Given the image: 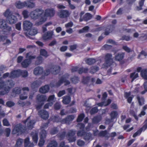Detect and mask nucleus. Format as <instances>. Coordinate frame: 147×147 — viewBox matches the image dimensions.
Returning <instances> with one entry per match:
<instances>
[{"instance_id": "56", "label": "nucleus", "mask_w": 147, "mask_h": 147, "mask_svg": "<svg viewBox=\"0 0 147 147\" xmlns=\"http://www.w3.org/2000/svg\"><path fill=\"white\" fill-rule=\"evenodd\" d=\"M20 75H22L23 77H26L28 75V72L26 70L21 71L20 70Z\"/></svg>"}, {"instance_id": "61", "label": "nucleus", "mask_w": 147, "mask_h": 147, "mask_svg": "<svg viewBox=\"0 0 147 147\" xmlns=\"http://www.w3.org/2000/svg\"><path fill=\"white\" fill-rule=\"evenodd\" d=\"M15 105V103L11 101H8L6 102V105L7 107H11Z\"/></svg>"}, {"instance_id": "47", "label": "nucleus", "mask_w": 147, "mask_h": 147, "mask_svg": "<svg viewBox=\"0 0 147 147\" xmlns=\"http://www.w3.org/2000/svg\"><path fill=\"white\" fill-rule=\"evenodd\" d=\"M59 129L57 127H54L51 129L50 133L51 134L53 135L57 133Z\"/></svg>"}, {"instance_id": "13", "label": "nucleus", "mask_w": 147, "mask_h": 147, "mask_svg": "<svg viewBox=\"0 0 147 147\" xmlns=\"http://www.w3.org/2000/svg\"><path fill=\"white\" fill-rule=\"evenodd\" d=\"M42 82L40 80H37L34 81L31 85V88L34 90L38 88L41 84Z\"/></svg>"}, {"instance_id": "11", "label": "nucleus", "mask_w": 147, "mask_h": 147, "mask_svg": "<svg viewBox=\"0 0 147 147\" xmlns=\"http://www.w3.org/2000/svg\"><path fill=\"white\" fill-rule=\"evenodd\" d=\"M23 25L24 29L28 30L31 28L32 24L29 21L25 20L23 22Z\"/></svg>"}, {"instance_id": "52", "label": "nucleus", "mask_w": 147, "mask_h": 147, "mask_svg": "<svg viewBox=\"0 0 147 147\" xmlns=\"http://www.w3.org/2000/svg\"><path fill=\"white\" fill-rule=\"evenodd\" d=\"M3 125L6 126H10V124L7 119L5 118L3 120Z\"/></svg>"}, {"instance_id": "42", "label": "nucleus", "mask_w": 147, "mask_h": 147, "mask_svg": "<svg viewBox=\"0 0 147 147\" xmlns=\"http://www.w3.org/2000/svg\"><path fill=\"white\" fill-rule=\"evenodd\" d=\"M88 69L87 67H81L78 70V73L80 74H82L83 72L86 73L88 72Z\"/></svg>"}, {"instance_id": "4", "label": "nucleus", "mask_w": 147, "mask_h": 147, "mask_svg": "<svg viewBox=\"0 0 147 147\" xmlns=\"http://www.w3.org/2000/svg\"><path fill=\"white\" fill-rule=\"evenodd\" d=\"M6 21L4 20H0V28L3 30H6L7 31H10L11 30V26H8L7 24Z\"/></svg>"}, {"instance_id": "7", "label": "nucleus", "mask_w": 147, "mask_h": 147, "mask_svg": "<svg viewBox=\"0 0 147 147\" xmlns=\"http://www.w3.org/2000/svg\"><path fill=\"white\" fill-rule=\"evenodd\" d=\"M63 82L65 83V85H67L70 84V82L69 80H67L63 76L61 78L58 82L55 84L54 86L58 87L60 86Z\"/></svg>"}, {"instance_id": "21", "label": "nucleus", "mask_w": 147, "mask_h": 147, "mask_svg": "<svg viewBox=\"0 0 147 147\" xmlns=\"http://www.w3.org/2000/svg\"><path fill=\"white\" fill-rule=\"evenodd\" d=\"M37 100L39 102H43L47 99L46 96L44 95L38 94L36 97Z\"/></svg>"}, {"instance_id": "40", "label": "nucleus", "mask_w": 147, "mask_h": 147, "mask_svg": "<svg viewBox=\"0 0 147 147\" xmlns=\"http://www.w3.org/2000/svg\"><path fill=\"white\" fill-rule=\"evenodd\" d=\"M4 90L0 91V95H4L8 93L9 91V88L8 87H5L4 88Z\"/></svg>"}, {"instance_id": "53", "label": "nucleus", "mask_w": 147, "mask_h": 147, "mask_svg": "<svg viewBox=\"0 0 147 147\" xmlns=\"http://www.w3.org/2000/svg\"><path fill=\"white\" fill-rule=\"evenodd\" d=\"M107 133L106 130H105L100 132L98 134V136L100 137H103L106 135Z\"/></svg>"}, {"instance_id": "6", "label": "nucleus", "mask_w": 147, "mask_h": 147, "mask_svg": "<svg viewBox=\"0 0 147 147\" xmlns=\"http://www.w3.org/2000/svg\"><path fill=\"white\" fill-rule=\"evenodd\" d=\"M55 13V11L53 9H48L45 10L43 16H44L46 19V17H52L54 16Z\"/></svg>"}, {"instance_id": "37", "label": "nucleus", "mask_w": 147, "mask_h": 147, "mask_svg": "<svg viewBox=\"0 0 147 147\" xmlns=\"http://www.w3.org/2000/svg\"><path fill=\"white\" fill-rule=\"evenodd\" d=\"M42 57L40 56H39L36 58V60L35 62V64L38 65L41 64L42 62Z\"/></svg>"}, {"instance_id": "62", "label": "nucleus", "mask_w": 147, "mask_h": 147, "mask_svg": "<svg viewBox=\"0 0 147 147\" xmlns=\"http://www.w3.org/2000/svg\"><path fill=\"white\" fill-rule=\"evenodd\" d=\"M130 38L129 36H123L121 38H120V39L121 40H125L126 41H129L130 40Z\"/></svg>"}, {"instance_id": "22", "label": "nucleus", "mask_w": 147, "mask_h": 147, "mask_svg": "<svg viewBox=\"0 0 147 147\" xmlns=\"http://www.w3.org/2000/svg\"><path fill=\"white\" fill-rule=\"evenodd\" d=\"M24 144L25 147H33L34 146L33 143L30 142L29 139L28 138L25 139Z\"/></svg>"}, {"instance_id": "9", "label": "nucleus", "mask_w": 147, "mask_h": 147, "mask_svg": "<svg viewBox=\"0 0 147 147\" xmlns=\"http://www.w3.org/2000/svg\"><path fill=\"white\" fill-rule=\"evenodd\" d=\"M38 115L43 119H46L49 117L48 113L45 110H41L38 111Z\"/></svg>"}, {"instance_id": "44", "label": "nucleus", "mask_w": 147, "mask_h": 147, "mask_svg": "<svg viewBox=\"0 0 147 147\" xmlns=\"http://www.w3.org/2000/svg\"><path fill=\"white\" fill-rule=\"evenodd\" d=\"M40 54L41 55L43 56L46 58L47 57L49 56L47 52L44 49H41L40 50Z\"/></svg>"}, {"instance_id": "33", "label": "nucleus", "mask_w": 147, "mask_h": 147, "mask_svg": "<svg viewBox=\"0 0 147 147\" xmlns=\"http://www.w3.org/2000/svg\"><path fill=\"white\" fill-rule=\"evenodd\" d=\"M138 73L135 72L131 73L130 75V78L131 79V82L133 81L136 78L138 77Z\"/></svg>"}, {"instance_id": "49", "label": "nucleus", "mask_w": 147, "mask_h": 147, "mask_svg": "<svg viewBox=\"0 0 147 147\" xmlns=\"http://www.w3.org/2000/svg\"><path fill=\"white\" fill-rule=\"evenodd\" d=\"M46 134L47 132L46 131L42 130L40 133V138L44 139L46 137Z\"/></svg>"}, {"instance_id": "2", "label": "nucleus", "mask_w": 147, "mask_h": 147, "mask_svg": "<svg viewBox=\"0 0 147 147\" xmlns=\"http://www.w3.org/2000/svg\"><path fill=\"white\" fill-rule=\"evenodd\" d=\"M26 127L21 124H18L15 126L12 133L13 134H16L17 133H24L26 131Z\"/></svg>"}, {"instance_id": "50", "label": "nucleus", "mask_w": 147, "mask_h": 147, "mask_svg": "<svg viewBox=\"0 0 147 147\" xmlns=\"http://www.w3.org/2000/svg\"><path fill=\"white\" fill-rule=\"evenodd\" d=\"M12 92L16 94H19L21 92V89L18 87L15 88L13 89Z\"/></svg>"}, {"instance_id": "35", "label": "nucleus", "mask_w": 147, "mask_h": 147, "mask_svg": "<svg viewBox=\"0 0 147 147\" xmlns=\"http://www.w3.org/2000/svg\"><path fill=\"white\" fill-rule=\"evenodd\" d=\"M96 61V59L92 58L87 59L86 61V63L89 65H92L94 64Z\"/></svg>"}, {"instance_id": "12", "label": "nucleus", "mask_w": 147, "mask_h": 147, "mask_svg": "<svg viewBox=\"0 0 147 147\" xmlns=\"http://www.w3.org/2000/svg\"><path fill=\"white\" fill-rule=\"evenodd\" d=\"M70 14L69 12L67 10H61L59 13V15L61 18H65L68 17Z\"/></svg>"}, {"instance_id": "55", "label": "nucleus", "mask_w": 147, "mask_h": 147, "mask_svg": "<svg viewBox=\"0 0 147 147\" xmlns=\"http://www.w3.org/2000/svg\"><path fill=\"white\" fill-rule=\"evenodd\" d=\"M84 117V114H80L78 117L77 119V122L81 121Z\"/></svg>"}, {"instance_id": "41", "label": "nucleus", "mask_w": 147, "mask_h": 147, "mask_svg": "<svg viewBox=\"0 0 147 147\" xmlns=\"http://www.w3.org/2000/svg\"><path fill=\"white\" fill-rule=\"evenodd\" d=\"M16 7L19 9H21L24 7V3L19 1L17 2L16 4Z\"/></svg>"}, {"instance_id": "57", "label": "nucleus", "mask_w": 147, "mask_h": 147, "mask_svg": "<svg viewBox=\"0 0 147 147\" xmlns=\"http://www.w3.org/2000/svg\"><path fill=\"white\" fill-rule=\"evenodd\" d=\"M89 28L88 26H86L83 28L82 29L79 31V32L80 33H83L88 31Z\"/></svg>"}, {"instance_id": "60", "label": "nucleus", "mask_w": 147, "mask_h": 147, "mask_svg": "<svg viewBox=\"0 0 147 147\" xmlns=\"http://www.w3.org/2000/svg\"><path fill=\"white\" fill-rule=\"evenodd\" d=\"M112 48V46L110 45H105L102 47V49H103L107 50L110 49H111Z\"/></svg>"}, {"instance_id": "48", "label": "nucleus", "mask_w": 147, "mask_h": 147, "mask_svg": "<svg viewBox=\"0 0 147 147\" xmlns=\"http://www.w3.org/2000/svg\"><path fill=\"white\" fill-rule=\"evenodd\" d=\"M32 139L35 143H36L38 141V134L36 133H35L32 134Z\"/></svg>"}, {"instance_id": "29", "label": "nucleus", "mask_w": 147, "mask_h": 147, "mask_svg": "<svg viewBox=\"0 0 147 147\" xmlns=\"http://www.w3.org/2000/svg\"><path fill=\"white\" fill-rule=\"evenodd\" d=\"M13 12L9 9H7L3 13L4 16L7 18L13 16Z\"/></svg>"}, {"instance_id": "17", "label": "nucleus", "mask_w": 147, "mask_h": 147, "mask_svg": "<svg viewBox=\"0 0 147 147\" xmlns=\"http://www.w3.org/2000/svg\"><path fill=\"white\" fill-rule=\"evenodd\" d=\"M29 117H28L26 120V122H28L27 124V128L28 129H31L33 127V125L35 123L34 120L29 121Z\"/></svg>"}, {"instance_id": "10", "label": "nucleus", "mask_w": 147, "mask_h": 147, "mask_svg": "<svg viewBox=\"0 0 147 147\" xmlns=\"http://www.w3.org/2000/svg\"><path fill=\"white\" fill-rule=\"evenodd\" d=\"M74 117L73 115H69L64 119L61 120V122L63 123H66L69 124L74 119Z\"/></svg>"}, {"instance_id": "38", "label": "nucleus", "mask_w": 147, "mask_h": 147, "mask_svg": "<svg viewBox=\"0 0 147 147\" xmlns=\"http://www.w3.org/2000/svg\"><path fill=\"white\" fill-rule=\"evenodd\" d=\"M137 97L139 105L141 106L144 105V98L143 97H140L138 95H137Z\"/></svg>"}, {"instance_id": "58", "label": "nucleus", "mask_w": 147, "mask_h": 147, "mask_svg": "<svg viewBox=\"0 0 147 147\" xmlns=\"http://www.w3.org/2000/svg\"><path fill=\"white\" fill-rule=\"evenodd\" d=\"M77 144L79 146H82L84 145L85 142L82 140H78L77 141Z\"/></svg>"}, {"instance_id": "31", "label": "nucleus", "mask_w": 147, "mask_h": 147, "mask_svg": "<svg viewBox=\"0 0 147 147\" xmlns=\"http://www.w3.org/2000/svg\"><path fill=\"white\" fill-rule=\"evenodd\" d=\"M71 101V98L69 96H67L63 97L62 102L65 104H68Z\"/></svg>"}, {"instance_id": "20", "label": "nucleus", "mask_w": 147, "mask_h": 147, "mask_svg": "<svg viewBox=\"0 0 147 147\" xmlns=\"http://www.w3.org/2000/svg\"><path fill=\"white\" fill-rule=\"evenodd\" d=\"M43 71L42 67L38 66L36 67L34 69V73L35 75H38L41 74Z\"/></svg>"}, {"instance_id": "30", "label": "nucleus", "mask_w": 147, "mask_h": 147, "mask_svg": "<svg viewBox=\"0 0 147 147\" xmlns=\"http://www.w3.org/2000/svg\"><path fill=\"white\" fill-rule=\"evenodd\" d=\"M9 18V22L10 24H15L17 20V18L14 15L9 17V18Z\"/></svg>"}, {"instance_id": "36", "label": "nucleus", "mask_w": 147, "mask_h": 147, "mask_svg": "<svg viewBox=\"0 0 147 147\" xmlns=\"http://www.w3.org/2000/svg\"><path fill=\"white\" fill-rule=\"evenodd\" d=\"M92 17V16L90 13H86L84 16L83 20L85 21H87L90 19Z\"/></svg>"}, {"instance_id": "25", "label": "nucleus", "mask_w": 147, "mask_h": 147, "mask_svg": "<svg viewBox=\"0 0 147 147\" xmlns=\"http://www.w3.org/2000/svg\"><path fill=\"white\" fill-rule=\"evenodd\" d=\"M31 61L28 59H26L23 61L21 63L23 67L26 68L31 63Z\"/></svg>"}, {"instance_id": "3", "label": "nucleus", "mask_w": 147, "mask_h": 147, "mask_svg": "<svg viewBox=\"0 0 147 147\" xmlns=\"http://www.w3.org/2000/svg\"><path fill=\"white\" fill-rule=\"evenodd\" d=\"M105 63L103 64L102 67L106 68L110 66L113 63L112 55L109 53L107 54L105 56Z\"/></svg>"}, {"instance_id": "51", "label": "nucleus", "mask_w": 147, "mask_h": 147, "mask_svg": "<svg viewBox=\"0 0 147 147\" xmlns=\"http://www.w3.org/2000/svg\"><path fill=\"white\" fill-rule=\"evenodd\" d=\"M117 113L116 111L112 112L110 114L111 119H114L117 116Z\"/></svg>"}, {"instance_id": "64", "label": "nucleus", "mask_w": 147, "mask_h": 147, "mask_svg": "<svg viewBox=\"0 0 147 147\" xmlns=\"http://www.w3.org/2000/svg\"><path fill=\"white\" fill-rule=\"evenodd\" d=\"M44 139L40 138L38 145L40 146H42L44 145Z\"/></svg>"}, {"instance_id": "15", "label": "nucleus", "mask_w": 147, "mask_h": 147, "mask_svg": "<svg viewBox=\"0 0 147 147\" xmlns=\"http://www.w3.org/2000/svg\"><path fill=\"white\" fill-rule=\"evenodd\" d=\"M20 75V70H14L11 72L9 77L11 78H13L17 77Z\"/></svg>"}, {"instance_id": "5", "label": "nucleus", "mask_w": 147, "mask_h": 147, "mask_svg": "<svg viewBox=\"0 0 147 147\" xmlns=\"http://www.w3.org/2000/svg\"><path fill=\"white\" fill-rule=\"evenodd\" d=\"M75 131L71 130H70L67 133V137L69 142H74L76 140V137L75 136Z\"/></svg>"}, {"instance_id": "39", "label": "nucleus", "mask_w": 147, "mask_h": 147, "mask_svg": "<svg viewBox=\"0 0 147 147\" xmlns=\"http://www.w3.org/2000/svg\"><path fill=\"white\" fill-rule=\"evenodd\" d=\"M145 0H140L139 2V6L136 7V9L137 11H140L142 9V6L143 5Z\"/></svg>"}, {"instance_id": "28", "label": "nucleus", "mask_w": 147, "mask_h": 147, "mask_svg": "<svg viewBox=\"0 0 147 147\" xmlns=\"http://www.w3.org/2000/svg\"><path fill=\"white\" fill-rule=\"evenodd\" d=\"M84 139L86 141L92 140V135L90 133H86L84 134Z\"/></svg>"}, {"instance_id": "18", "label": "nucleus", "mask_w": 147, "mask_h": 147, "mask_svg": "<svg viewBox=\"0 0 147 147\" xmlns=\"http://www.w3.org/2000/svg\"><path fill=\"white\" fill-rule=\"evenodd\" d=\"M125 53H117L115 56V60L118 61H120L123 59Z\"/></svg>"}, {"instance_id": "24", "label": "nucleus", "mask_w": 147, "mask_h": 147, "mask_svg": "<svg viewBox=\"0 0 147 147\" xmlns=\"http://www.w3.org/2000/svg\"><path fill=\"white\" fill-rule=\"evenodd\" d=\"M114 27L113 26L109 25L107 27L105 30V34L107 35H108L109 33L111 32L114 29Z\"/></svg>"}, {"instance_id": "59", "label": "nucleus", "mask_w": 147, "mask_h": 147, "mask_svg": "<svg viewBox=\"0 0 147 147\" xmlns=\"http://www.w3.org/2000/svg\"><path fill=\"white\" fill-rule=\"evenodd\" d=\"M71 80L73 83L76 84L78 82V78L77 76H74L71 78Z\"/></svg>"}, {"instance_id": "27", "label": "nucleus", "mask_w": 147, "mask_h": 147, "mask_svg": "<svg viewBox=\"0 0 147 147\" xmlns=\"http://www.w3.org/2000/svg\"><path fill=\"white\" fill-rule=\"evenodd\" d=\"M28 32V34L31 36H34L37 34L38 32L37 29L35 28L30 29Z\"/></svg>"}, {"instance_id": "26", "label": "nucleus", "mask_w": 147, "mask_h": 147, "mask_svg": "<svg viewBox=\"0 0 147 147\" xmlns=\"http://www.w3.org/2000/svg\"><path fill=\"white\" fill-rule=\"evenodd\" d=\"M60 71V67L59 66H54L53 69H51V71L53 74H56L59 73Z\"/></svg>"}, {"instance_id": "34", "label": "nucleus", "mask_w": 147, "mask_h": 147, "mask_svg": "<svg viewBox=\"0 0 147 147\" xmlns=\"http://www.w3.org/2000/svg\"><path fill=\"white\" fill-rule=\"evenodd\" d=\"M57 143L56 141L53 140L49 143L47 147H57Z\"/></svg>"}, {"instance_id": "46", "label": "nucleus", "mask_w": 147, "mask_h": 147, "mask_svg": "<svg viewBox=\"0 0 147 147\" xmlns=\"http://www.w3.org/2000/svg\"><path fill=\"white\" fill-rule=\"evenodd\" d=\"M101 119L100 117H95L93 119V122L94 123H97L100 121Z\"/></svg>"}, {"instance_id": "14", "label": "nucleus", "mask_w": 147, "mask_h": 147, "mask_svg": "<svg viewBox=\"0 0 147 147\" xmlns=\"http://www.w3.org/2000/svg\"><path fill=\"white\" fill-rule=\"evenodd\" d=\"M53 32L52 31H48L47 33L44 34L43 35V38L44 40H47L51 39L53 35Z\"/></svg>"}, {"instance_id": "63", "label": "nucleus", "mask_w": 147, "mask_h": 147, "mask_svg": "<svg viewBox=\"0 0 147 147\" xmlns=\"http://www.w3.org/2000/svg\"><path fill=\"white\" fill-rule=\"evenodd\" d=\"M22 14L24 18H27L28 16V11L24 10L22 12Z\"/></svg>"}, {"instance_id": "19", "label": "nucleus", "mask_w": 147, "mask_h": 147, "mask_svg": "<svg viewBox=\"0 0 147 147\" xmlns=\"http://www.w3.org/2000/svg\"><path fill=\"white\" fill-rule=\"evenodd\" d=\"M49 90V87L47 85L41 87L39 89V92L42 94H45L48 92Z\"/></svg>"}, {"instance_id": "1", "label": "nucleus", "mask_w": 147, "mask_h": 147, "mask_svg": "<svg viewBox=\"0 0 147 147\" xmlns=\"http://www.w3.org/2000/svg\"><path fill=\"white\" fill-rule=\"evenodd\" d=\"M43 11L42 9H36L32 11L30 14L31 18L34 20L40 19V20L36 23V25L39 26L42 24L46 21L44 16H43Z\"/></svg>"}, {"instance_id": "43", "label": "nucleus", "mask_w": 147, "mask_h": 147, "mask_svg": "<svg viewBox=\"0 0 147 147\" xmlns=\"http://www.w3.org/2000/svg\"><path fill=\"white\" fill-rule=\"evenodd\" d=\"M23 140L22 139H19L17 140L15 146V147H20L22 144Z\"/></svg>"}, {"instance_id": "45", "label": "nucleus", "mask_w": 147, "mask_h": 147, "mask_svg": "<svg viewBox=\"0 0 147 147\" xmlns=\"http://www.w3.org/2000/svg\"><path fill=\"white\" fill-rule=\"evenodd\" d=\"M99 69V67L97 66H92L91 68L90 72L92 74L95 73Z\"/></svg>"}, {"instance_id": "54", "label": "nucleus", "mask_w": 147, "mask_h": 147, "mask_svg": "<svg viewBox=\"0 0 147 147\" xmlns=\"http://www.w3.org/2000/svg\"><path fill=\"white\" fill-rule=\"evenodd\" d=\"M98 111V109L97 107L93 108L90 111V113L91 115H93L96 113Z\"/></svg>"}, {"instance_id": "32", "label": "nucleus", "mask_w": 147, "mask_h": 147, "mask_svg": "<svg viewBox=\"0 0 147 147\" xmlns=\"http://www.w3.org/2000/svg\"><path fill=\"white\" fill-rule=\"evenodd\" d=\"M5 82V87H8L9 88V90L11 87L13 86L14 85V82L11 80H8Z\"/></svg>"}, {"instance_id": "16", "label": "nucleus", "mask_w": 147, "mask_h": 147, "mask_svg": "<svg viewBox=\"0 0 147 147\" xmlns=\"http://www.w3.org/2000/svg\"><path fill=\"white\" fill-rule=\"evenodd\" d=\"M24 7L30 8H32L35 6V4L33 2H31L29 0L26 1L24 2Z\"/></svg>"}, {"instance_id": "8", "label": "nucleus", "mask_w": 147, "mask_h": 147, "mask_svg": "<svg viewBox=\"0 0 147 147\" xmlns=\"http://www.w3.org/2000/svg\"><path fill=\"white\" fill-rule=\"evenodd\" d=\"M144 125L143 126L134 134L133 136V137L135 138L137 136L140 135L142 131H144L147 128V119L144 121Z\"/></svg>"}, {"instance_id": "23", "label": "nucleus", "mask_w": 147, "mask_h": 147, "mask_svg": "<svg viewBox=\"0 0 147 147\" xmlns=\"http://www.w3.org/2000/svg\"><path fill=\"white\" fill-rule=\"evenodd\" d=\"M140 75L144 79L147 80V69H144L140 71Z\"/></svg>"}]
</instances>
